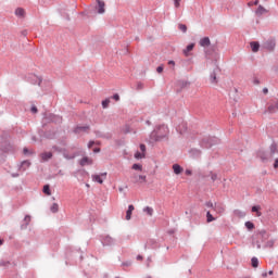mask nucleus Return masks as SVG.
<instances>
[{
    "label": "nucleus",
    "mask_w": 278,
    "mask_h": 278,
    "mask_svg": "<svg viewBox=\"0 0 278 278\" xmlns=\"http://www.w3.org/2000/svg\"><path fill=\"white\" fill-rule=\"evenodd\" d=\"M166 136H168V127L166 125H160L150 134V140L152 142H161Z\"/></svg>",
    "instance_id": "f257e3e1"
},
{
    "label": "nucleus",
    "mask_w": 278,
    "mask_h": 278,
    "mask_svg": "<svg viewBox=\"0 0 278 278\" xmlns=\"http://www.w3.org/2000/svg\"><path fill=\"white\" fill-rule=\"evenodd\" d=\"M216 144H220V139H218V137H204L200 141V147L202 149H212V147H216Z\"/></svg>",
    "instance_id": "f03ea898"
},
{
    "label": "nucleus",
    "mask_w": 278,
    "mask_h": 278,
    "mask_svg": "<svg viewBox=\"0 0 278 278\" xmlns=\"http://www.w3.org/2000/svg\"><path fill=\"white\" fill-rule=\"evenodd\" d=\"M204 53L207 58H216L218 55V45L213 43L204 50Z\"/></svg>",
    "instance_id": "7ed1b4c3"
},
{
    "label": "nucleus",
    "mask_w": 278,
    "mask_h": 278,
    "mask_svg": "<svg viewBox=\"0 0 278 278\" xmlns=\"http://www.w3.org/2000/svg\"><path fill=\"white\" fill-rule=\"evenodd\" d=\"M276 47H277V40L273 37H270L263 43V49H266V51H269V52L275 51Z\"/></svg>",
    "instance_id": "20e7f679"
},
{
    "label": "nucleus",
    "mask_w": 278,
    "mask_h": 278,
    "mask_svg": "<svg viewBox=\"0 0 278 278\" xmlns=\"http://www.w3.org/2000/svg\"><path fill=\"white\" fill-rule=\"evenodd\" d=\"M218 75H220V67H215L210 74V83L216 86L218 84Z\"/></svg>",
    "instance_id": "39448f33"
},
{
    "label": "nucleus",
    "mask_w": 278,
    "mask_h": 278,
    "mask_svg": "<svg viewBox=\"0 0 278 278\" xmlns=\"http://www.w3.org/2000/svg\"><path fill=\"white\" fill-rule=\"evenodd\" d=\"M2 153H14V146L10 141H3L0 146Z\"/></svg>",
    "instance_id": "423d86ee"
},
{
    "label": "nucleus",
    "mask_w": 278,
    "mask_h": 278,
    "mask_svg": "<svg viewBox=\"0 0 278 278\" xmlns=\"http://www.w3.org/2000/svg\"><path fill=\"white\" fill-rule=\"evenodd\" d=\"M27 81H29V84H33V86H42V77H38L36 74H30L27 77Z\"/></svg>",
    "instance_id": "0eeeda50"
},
{
    "label": "nucleus",
    "mask_w": 278,
    "mask_h": 278,
    "mask_svg": "<svg viewBox=\"0 0 278 278\" xmlns=\"http://www.w3.org/2000/svg\"><path fill=\"white\" fill-rule=\"evenodd\" d=\"M52 149L56 152V153H63V156L65 157V160H75V155H68L66 153V149L65 148H60L58 146H53Z\"/></svg>",
    "instance_id": "6e6552de"
},
{
    "label": "nucleus",
    "mask_w": 278,
    "mask_h": 278,
    "mask_svg": "<svg viewBox=\"0 0 278 278\" xmlns=\"http://www.w3.org/2000/svg\"><path fill=\"white\" fill-rule=\"evenodd\" d=\"M132 184H147V176L134 174L131 176Z\"/></svg>",
    "instance_id": "1a4fd4ad"
},
{
    "label": "nucleus",
    "mask_w": 278,
    "mask_h": 278,
    "mask_svg": "<svg viewBox=\"0 0 278 278\" xmlns=\"http://www.w3.org/2000/svg\"><path fill=\"white\" fill-rule=\"evenodd\" d=\"M256 238L257 240H262L263 242H266V240L270 238V235L265 229H262V230H257Z\"/></svg>",
    "instance_id": "9d476101"
},
{
    "label": "nucleus",
    "mask_w": 278,
    "mask_h": 278,
    "mask_svg": "<svg viewBox=\"0 0 278 278\" xmlns=\"http://www.w3.org/2000/svg\"><path fill=\"white\" fill-rule=\"evenodd\" d=\"M91 177H92V181H96L97 184L102 185L103 180L108 178V173H101L100 175L94 174Z\"/></svg>",
    "instance_id": "9b49d317"
},
{
    "label": "nucleus",
    "mask_w": 278,
    "mask_h": 278,
    "mask_svg": "<svg viewBox=\"0 0 278 278\" xmlns=\"http://www.w3.org/2000/svg\"><path fill=\"white\" fill-rule=\"evenodd\" d=\"M96 138H103L104 140H112V134L110 132H102L101 130L93 131Z\"/></svg>",
    "instance_id": "f8f14e48"
},
{
    "label": "nucleus",
    "mask_w": 278,
    "mask_h": 278,
    "mask_svg": "<svg viewBox=\"0 0 278 278\" xmlns=\"http://www.w3.org/2000/svg\"><path fill=\"white\" fill-rule=\"evenodd\" d=\"M266 112H268V114L277 113L278 112V100L275 103L269 104L267 110L264 111V114H266Z\"/></svg>",
    "instance_id": "ddd939ff"
},
{
    "label": "nucleus",
    "mask_w": 278,
    "mask_h": 278,
    "mask_svg": "<svg viewBox=\"0 0 278 278\" xmlns=\"http://www.w3.org/2000/svg\"><path fill=\"white\" fill-rule=\"evenodd\" d=\"M190 86V81L188 80H178L177 81V92H181V90H186Z\"/></svg>",
    "instance_id": "4468645a"
},
{
    "label": "nucleus",
    "mask_w": 278,
    "mask_h": 278,
    "mask_svg": "<svg viewBox=\"0 0 278 278\" xmlns=\"http://www.w3.org/2000/svg\"><path fill=\"white\" fill-rule=\"evenodd\" d=\"M101 242H102L103 247H112V244H114V238H112V237H110V235H108L101 239Z\"/></svg>",
    "instance_id": "2eb2a0df"
},
{
    "label": "nucleus",
    "mask_w": 278,
    "mask_h": 278,
    "mask_svg": "<svg viewBox=\"0 0 278 278\" xmlns=\"http://www.w3.org/2000/svg\"><path fill=\"white\" fill-rule=\"evenodd\" d=\"M94 164V161L88 156H84L80 161H79V165L80 166H92Z\"/></svg>",
    "instance_id": "dca6fc26"
},
{
    "label": "nucleus",
    "mask_w": 278,
    "mask_h": 278,
    "mask_svg": "<svg viewBox=\"0 0 278 278\" xmlns=\"http://www.w3.org/2000/svg\"><path fill=\"white\" fill-rule=\"evenodd\" d=\"M31 223V215H26L23 219V224L20 226V229L23 231L29 227V224Z\"/></svg>",
    "instance_id": "f3484780"
},
{
    "label": "nucleus",
    "mask_w": 278,
    "mask_h": 278,
    "mask_svg": "<svg viewBox=\"0 0 278 278\" xmlns=\"http://www.w3.org/2000/svg\"><path fill=\"white\" fill-rule=\"evenodd\" d=\"M81 131L84 134H88V131H90V126L86 125V126H76L74 129V134H81Z\"/></svg>",
    "instance_id": "a211bd4d"
},
{
    "label": "nucleus",
    "mask_w": 278,
    "mask_h": 278,
    "mask_svg": "<svg viewBox=\"0 0 278 278\" xmlns=\"http://www.w3.org/2000/svg\"><path fill=\"white\" fill-rule=\"evenodd\" d=\"M199 45L200 47L207 49L212 45V41L210 40V37H203L202 39H200Z\"/></svg>",
    "instance_id": "6ab92c4d"
},
{
    "label": "nucleus",
    "mask_w": 278,
    "mask_h": 278,
    "mask_svg": "<svg viewBox=\"0 0 278 278\" xmlns=\"http://www.w3.org/2000/svg\"><path fill=\"white\" fill-rule=\"evenodd\" d=\"M195 43L191 42L189 43L186 49L182 50V53L186 58L190 56V51H194Z\"/></svg>",
    "instance_id": "aec40b11"
},
{
    "label": "nucleus",
    "mask_w": 278,
    "mask_h": 278,
    "mask_svg": "<svg viewBox=\"0 0 278 278\" xmlns=\"http://www.w3.org/2000/svg\"><path fill=\"white\" fill-rule=\"evenodd\" d=\"M256 157L262 160V162H266V160H268V153H266V151H264V150H258L256 152Z\"/></svg>",
    "instance_id": "412c9836"
},
{
    "label": "nucleus",
    "mask_w": 278,
    "mask_h": 278,
    "mask_svg": "<svg viewBox=\"0 0 278 278\" xmlns=\"http://www.w3.org/2000/svg\"><path fill=\"white\" fill-rule=\"evenodd\" d=\"M40 157L42 162H49L53 157V152H42Z\"/></svg>",
    "instance_id": "4be33fe9"
},
{
    "label": "nucleus",
    "mask_w": 278,
    "mask_h": 278,
    "mask_svg": "<svg viewBox=\"0 0 278 278\" xmlns=\"http://www.w3.org/2000/svg\"><path fill=\"white\" fill-rule=\"evenodd\" d=\"M266 13H268V10H266V8H264L262 4H260L257 7V9L255 10V15L258 16V17L266 14Z\"/></svg>",
    "instance_id": "5701e85b"
},
{
    "label": "nucleus",
    "mask_w": 278,
    "mask_h": 278,
    "mask_svg": "<svg viewBox=\"0 0 278 278\" xmlns=\"http://www.w3.org/2000/svg\"><path fill=\"white\" fill-rule=\"evenodd\" d=\"M98 14H105V2L98 0Z\"/></svg>",
    "instance_id": "b1692460"
},
{
    "label": "nucleus",
    "mask_w": 278,
    "mask_h": 278,
    "mask_svg": "<svg viewBox=\"0 0 278 278\" xmlns=\"http://www.w3.org/2000/svg\"><path fill=\"white\" fill-rule=\"evenodd\" d=\"M31 166V162H29L28 160L23 161L20 165V170H22V173H25V170H27V168H29Z\"/></svg>",
    "instance_id": "393cba45"
},
{
    "label": "nucleus",
    "mask_w": 278,
    "mask_h": 278,
    "mask_svg": "<svg viewBox=\"0 0 278 278\" xmlns=\"http://www.w3.org/2000/svg\"><path fill=\"white\" fill-rule=\"evenodd\" d=\"M134 210H136L134 204H129L128 210L126 211V220H131V214H134Z\"/></svg>",
    "instance_id": "a878e982"
},
{
    "label": "nucleus",
    "mask_w": 278,
    "mask_h": 278,
    "mask_svg": "<svg viewBox=\"0 0 278 278\" xmlns=\"http://www.w3.org/2000/svg\"><path fill=\"white\" fill-rule=\"evenodd\" d=\"M26 14L27 13L25 12V9L23 8L15 9V16H18V18H25Z\"/></svg>",
    "instance_id": "bb28decb"
},
{
    "label": "nucleus",
    "mask_w": 278,
    "mask_h": 278,
    "mask_svg": "<svg viewBox=\"0 0 278 278\" xmlns=\"http://www.w3.org/2000/svg\"><path fill=\"white\" fill-rule=\"evenodd\" d=\"M250 47L253 53H257L260 51V41H251Z\"/></svg>",
    "instance_id": "cd10ccee"
},
{
    "label": "nucleus",
    "mask_w": 278,
    "mask_h": 278,
    "mask_svg": "<svg viewBox=\"0 0 278 278\" xmlns=\"http://www.w3.org/2000/svg\"><path fill=\"white\" fill-rule=\"evenodd\" d=\"M173 170H174L175 175H181V173H184V167H181V165H179V164H174Z\"/></svg>",
    "instance_id": "c85d7f7f"
},
{
    "label": "nucleus",
    "mask_w": 278,
    "mask_h": 278,
    "mask_svg": "<svg viewBox=\"0 0 278 278\" xmlns=\"http://www.w3.org/2000/svg\"><path fill=\"white\" fill-rule=\"evenodd\" d=\"M43 137H46L48 140H53L55 139V131L47 130L45 131Z\"/></svg>",
    "instance_id": "c756f323"
},
{
    "label": "nucleus",
    "mask_w": 278,
    "mask_h": 278,
    "mask_svg": "<svg viewBox=\"0 0 278 278\" xmlns=\"http://www.w3.org/2000/svg\"><path fill=\"white\" fill-rule=\"evenodd\" d=\"M189 153L193 159L201 157V150L199 149H191Z\"/></svg>",
    "instance_id": "7c9ffc66"
},
{
    "label": "nucleus",
    "mask_w": 278,
    "mask_h": 278,
    "mask_svg": "<svg viewBox=\"0 0 278 278\" xmlns=\"http://www.w3.org/2000/svg\"><path fill=\"white\" fill-rule=\"evenodd\" d=\"M214 212H216L217 214H224L225 213V206L215 203L214 204Z\"/></svg>",
    "instance_id": "2f4dec72"
},
{
    "label": "nucleus",
    "mask_w": 278,
    "mask_h": 278,
    "mask_svg": "<svg viewBox=\"0 0 278 278\" xmlns=\"http://www.w3.org/2000/svg\"><path fill=\"white\" fill-rule=\"evenodd\" d=\"M42 192L47 197H51V185H45L43 188H42Z\"/></svg>",
    "instance_id": "473e14b6"
},
{
    "label": "nucleus",
    "mask_w": 278,
    "mask_h": 278,
    "mask_svg": "<svg viewBox=\"0 0 278 278\" xmlns=\"http://www.w3.org/2000/svg\"><path fill=\"white\" fill-rule=\"evenodd\" d=\"M251 266L252 268H258L260 267V260L255 256L251 258Z\"/></svg>",
    "instance_id": "72a5a7b5"
},
{
    "label": "nucleus",
    "mask_w": 278,
    "mask_h": 278,
    "mask_svg": "<svg viewBox=\"0 0 278 278\" xmlns=\"http://www.w3.org/2000/svg\"><path fill=\"white\" fill-rule=\"evenodd\" d=\"M260 210H262V206L253 205L252 208H251V212L255 213L256 216H262V212H260Z\"/></svg>",
    "instance_id": "f704fd0d"
},
{
    "label": "nucleus",
    "mask_w": 278,
    "mask_h": 278,
    "mask_svg": "<svg viewBox=\"0 0 278 278\" xmlns=\"http://www.w3.org/2000/svg\"><path fill=\"white\" fill-rule=\"evenodd\" d=\"M270 150V155H275V153H278V148H277V143L273 142L269 147Z\"/></svg>",
    "instance_id": "c9c22d12"
},
{
    "label": "nucleus",
    "mask_w": 278,
    "mask_h": 278,
    "mask_svg": "<svg viewBox=\"0 0 278 278\" xmlns=\"http://www.w3.org/2000/svg\"><path fill=\"white\" fill-rule=\"evenodd\" d=\"M245 228L248 229V231H253V229H255V224H253V222L248 220L245 222Z\"/></svg>",
    "instance_id": "e433bc0d"
},
{
    "label": "nucleus",
    "mask_w": 278,
    "mask_h": 278,
    "mask_svg": "<svg viewBox=\"0 0 278 278\" xmlns=\"http://www.w3.org/2000/svg\"><path fill=\"white\" fill-rule=\"evenodd\" d=\"M50 212H52V214H58L60 212V205H58V203H53L50 207Z\"/></svg>",
    "instance_id": "4c0bfd02"
},
{
    "label": "nucleus",
    "mask_w": 278,
    "mask_h": 278,
    "mask_svg": "<svg viewBox=\"0 0 278 278\" xmlns=\"http://www.w3.org/2000/svg\"><path fill=\"white\" fill-rule=\"evenodd\" d=\"M235 216H237L238 218H244V216H247V213L240 211V210H235L233 211Z\"/></svg>",
    "instance_id": "58836bf2"
},
{
    "label": "nucleus",
    "mask_w": 278,
    "mask_h": 278,
    "mask_svg": "<svg viewBox=\"0 0 278 278\" xmlns=\"http://www.w3.org/2000/svg\"><path fill=\"white\" fill-rule=\"evenodd\" d=\"M214 220H216V218L214 217V215H212V213L210 211L206 212V223H214Z\"/></svg>",
    "instance_id": "ea45409f"
},
{
    "label": "nucleus",
    "mask_w": 278,
    "mask_h": 278,
    "mask_svg": "<svg viewBox=\"0 0 278 278\" xmlns=\"http://www.w3.org/2000/svg\"><path fill=\"white\" fill-rule=\"evenodd\" d=\"M142 157H146L144 152L137 151V152L135 153V159H136V160H142Z\"/></svg>",
    "instance_id": "a19ab883"
},
{
    "label": "nucleus",
    "mask_w": 278,
    "mask_h": 278,
    "mask_svg": "<svg viewBox=\"0 0 278 278\" xmlns=\"http://www.w3.org/2000/svg\"><path fill=\"white\" fill-rule=\"evenodd\" d=\"M131 168H132V170H140V172H142V164L135 163V164H132Z\"/></svg>",
    "instance_id": "79ce46f5"
},
{
    "label": "nucleus",
    "mask_w": 278,
    "mask_h": 278,
    "mask_svg": "<svg viewBox=\"0 0 278 278\" xmlns=\"http://www.w3.org/2000/svg\"><path fill=\"white\" fill-rule=\"evenodd\" d=\"M143 212H146L148 216H153V208L151 206H146Z\"/></svg>",
    "instance_id": "37998d69"
},
{
    "label": "nucleus",
    "mask_w": 278,
    "mask_h": 278,
    "mask_svg": "<svg viewBox=\"0 0 278 278\" xmlns=\"http://www.w3.org/2000/svg\"><path fill=\"white\" fill-rule=\"evenodd\" d=\"M123 134L127 135V134H131V126L129 125H125L124 128H123Z\"/></svg>",
    "instance_id": "c03bdc74"
},
{
    "label": "nucleus",
    "mask_w": 278,
    "mask_h": 278,
    "mask_svg": "<svg viewBox=\"0 0 278 278\" xmlns=\"http://www.w3.org/2000/svg\"><path fill=\"white\" fill-rule=\"evenodd\" d=\"M178 29L182 31V34H186V31H188V26H186V24H178Z\"/></svg>",
    "instance_id": "a18cd8bd"
},
{
    "label": "nucleus",
    "mask_w": 278,
    "mask_h": 278,
    "mask_svg": "<svg viewBox=\"0 0 278 278\" xmlns=\"http://www.w3.org/2000/svg\"><path fill=\"white\" fill-rule=\"evenodd\" d=\"M102 108L103 110H106V108H110V99L106 98L105 100L102 101Z\"/></svg>",
    "instance_id": "49530a36"
},
{
    "label": "nucleus",
    "mask_w": 278,
    "mask_h": 278,
    "mask_svg": "<svg viewBox=\"0 0 278 278\" xmlns=\"http://www.w3.org/2000/svg\"><path fill=\"white\" fill-rule=\"evenodd\" d=\"M210 176L212 181H216V179H218V174L214 173V172H210Z\"/></svg>",
    "instance_id": "de8ad7c7"
},
{
    "label": "nucleus",
    "mask_w": 278,
    "mask_h": 278,
    "mask_svg": "<svg viewBox=\"0 0 278 278\" xmlns=\"http://www.w3.org/2000/svg\"><path fill=\"white\" fill-rule=\"evenodd\" d=\"M63 10L64 9H60L62 16H65L66 21H71V15H68V13H64Z\"/></svg>",
    "instance_id": "09e8293b"
},
{
    "label": "nucleus",
    "mask_w": 278,
    "mask_h": 278,
    "mask_svg": "<svg viewBox=\"0 0 278 278\" xmlns=\"http://www.w3.org/2000/svg\"><path fill=\"white\" fill-rule=\"evenodd\" d=\"M139 149L142 153H147V146L144 143H140Z\"/></svg>",
    "instance_id": "8fccbe9b"
},
{
    "label": "nucleus",
    "mask_w": 278,
    "mask_h": 278,
    "mask_svg": "<svg viewBox=\"0 0 278 278\" xmlns=\"http://www.w3.org/2000/svg\"><path fill=\"white\" fill-rule=\"evenodd\" d=\"M136 90H144V84H142V83H137V88H136Z\"/></svg>",
    "instance_id": "3c124183"
},
{
    "label": "nucleus",
    "mask_w": 278,
    "mask_h": 278,
    "mask_svg": "<svg viewBox=\"0 0 278 278\" xmlns=\"http://www.w3.org/2000/svg\"><path fill=\"white\" fill-rule=\"evenodd\" d=\"M30 112H31V114H38V106L33 105V106L30 108Z\"/></svg>",
    "instance_id": "603ef678"
},
{
    "label": "nucleus",
    "mask_w": 278,
    "mask_h": 278,
    "mask_svg": "<svg viewBox=\"0 0 278 278\" xmlns=\"http://www.w3.org/2000/svg\"><path fill=\"white\" fill-rule=\"evenodd\" d=\"M156 73L162 74L164 73V65H160L156 67Z\"/></svg>",
    "instance_id": "864d4df0"
},
{
    "label": "nucleus",
    "mask_w": 278,
    "mask_h": 278,
    "mask_svg": "<svg viewBox=\"0 0 278 278\" xmlns=\"http://www.w3.org/2000/svg\"><path fill=\"white\" fill-rule=\"evenodd\" d=\"M0 266H10V261H0Z\"/></svg>",
    "instance_id": "5fc2aeb1"
},
{
    "label": "nucleus",
    "mask_w": 278,
    "mask_h": 278,
    "mask_svg": "<svg viewBox=\"0 0 278 278\" xmlns=\"http://www.w3.org/2000/svg\"><path fill=\"white\" fill-rule=\"evenodd\" d=\"M112 99H113L114 101H121V96H119L118 93H114V94L112 96Z\"/></svg>",
    "instance_id": "6e6d98bb"
},
{
    "label": "nucleus",
    "mask_w": 278,
    "mask_h": 278,
    "mask_svg": "<svg viewBox=\"0 0 278 278\" xmlns=\"http://www.w3.org/2000/svg\"><path fill=\"white\" fill-rule=\"evenodd\" d=\"M94 144H97V142L93 141V140H90V141L88 142V149H92V147H94Z\"/></svg>",
    "instance_id": "4d7b16f0"
},
{
    "label": "nucleus",
    "mask_w": 278,
    "mask_h": 278,
    "mask_svg": "<svg viewBox=\"0 0 278 278\" xmlns=\"http://www.w3.org/2000/svg\"><path fill=\"white\" fill-rule=\"evenodd\" d=\"M55 118H58V116H55V115H53V114H50V115H49V121H50L51 123H54V122H55Z\"/></svg>",
    "instance_id": "13d9d810"
},
{
    "label": "nucleus",
    "mask_w": 278,
    "mask_h": 278,
    "mask_svg": "<svg viewBox=\"0 0 278 278\" xmlns=\"http://www.w3.org/2000/svg\"><path fill=\"white\" fill-rule=\"evenodd\" d=\"M248 5L249 8H251V5H260V0H255L254 2H249Z\"/></svg>",
    "instance_id": "bf43d9fd"
},
{
    "label": "nucleus",
    "mask_w": 278,
    "mask_h": 278,
    "mask_svg": "<svg viewBox=\"0 0 278 278\" xmlns=\"http://www.w3.org/2000/svg\"><path fill=\"white\" fill-rule=\"evenodd\" d=\"M206 207H212V210H214V203H212V201H208L205 203Z\"/></svg>",
    "instance_id": "052dcab7"
},
{
    "label": "nucleus",
    "mask_w": 278,
    "mask_h": 278,
    "mask_svg": "<svg viewBox=\"0 0 278 278\" xmlns=\"http://www.w3.org/2000/svg\"><path fill=\"white\" fill-rule=\"evenodd\" d=\"M181 0H174L175 8H179L181 4Z\"/></svg>",
    "instance_id": "680f3d73"
},
{
    "label": "nucleus",
    "mask_w": 278,
    "mask_h": 278,
    "mask_svg": "<svg viewBox=\"0 0 278 278\" xmlns=\"http://www.w3.org/2000/svg\"><path fill=\"white\" fill-rule=\"evenodd\" d=\"M267 245H268L270 249H273V247H275V241H273V240L267 241Z\"/></svg>",
    "instance_id": "e2e57ef3"
},
{
    "label": "nucleus",
    "mask_w": 278,
    "mask_h": 278,
    "mask_svg": "<svg viewBox=\"0 0 278 278\" xmlns=\"http://www.w3.org/2000/svg\"><path fill=\"white\" fill-rule=\"evenodd\" d=\"M122 266H127V267L131 266V261L122 263Z\"/></svg>",
    "instance_id": "0e129e2a"
},
{
    "label": "nucleus",
    "mask_w": 278,
    "mask_h": 278,
    "mask_svg": "<svg viewBox=\"0 0 278 278\" xmlns=\"http://www.w3.org/2000/svg\"><path fill=\"white\" fill-rule=\"evenodd\" d=\"M185 175H187L188 177H190L192 175V169H186L185 170Z\"/></svg>",
    "instance_id": "69168bd1"
},
{
    "label": "nucleus",
    "mask_w": 278,
    "mask_h": 278,
    "mask_svg": "<svg viewBox=\"0 0 278 278\" xmlns=\"http://www.w3.org/2000/svg\"><path fill=\"white\" fill-rule=\"evenodd\" d=\"M23 153H24V155H29V149L28 148H24L23 149Z\"/></svg>",
    "instance_id": "338daca9"
},
{
    "label": "nucleus",
    "mask_w": 278,
    "mask_h": 278,
    "mask_svg": "<svg viewBox=\"0 0 278 278\" xmlns=\"http://www.w3.org/2000/svg\"><path fill=\"white\" fill-rule=\"evenodd\" d=\"M93 153H101V148H93Z\"/></svg>",
    "instance_id": "774afa93"
}]
</instances>
